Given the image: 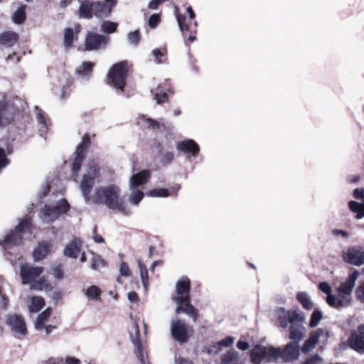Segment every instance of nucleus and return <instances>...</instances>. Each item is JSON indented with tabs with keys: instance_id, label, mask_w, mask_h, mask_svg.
<instances>
[{
	"instance_id": "obj_27",
	"label": "nucleus",
	"mask_w": 364,
	"mask_h": 364,
	"mask_svg": "<svg viewBox=\"0 0 364 364\" xmlns=\"http://www.w3.org/2000/svg\"><path fill=\"white\" fill-rule=\"evenodd\" d=\"M45 304V300L42 296H33L31 299V304L28 306V309L30 312L37 313L44 307Z\"/></svg>"
},
{
	"instance_id": "obj_24",
	"label": "nucleus",
	"mask_w": 364,
	"mask_h": 364,
	"mask_svg": "<svg viewBox=\"0 0 364 364\" xmlns=\"http://www.w3.org/2000/svg\"><path fill=\"white\" fill-rule=\"evenodd\" d=\"M18 41V35L14 31H5L0 34V45L12 47Z\"/></svg>"
},
{
	"instance_id": "obj_10",
	"label": "nucleus",
	"mask_w": 364,
	"mask_h": 364,
	"mask_svg": "<svg viewBox=\"0 0 364 364\" xmlns=\"http://www.w3.org/2000/svg\"><path fill=\"white\" fill-rule=\"evenodd\" d=\"M173 300L177 304L176 314L184 313L192 318L196 322L198 317V310L191 303V297H173Z\"/></svg>"
},
{
	"instance_id": "obj_38",
	"label": "nucleus",
	"mask_w": 364,
	"mask_h": 364,
	"mask_svg": "<svg viewBox=\"0 0 364 364\" xmlns=\"http://www.w3.org/2000/svg\"><path fill=\"white\" fill-rule=\"evenodd\" d=\"M277 312L278 314L281 313L278 315V317H277L279 326H280L283 328H287L288 326V323H289V316L287 317V316L285 315V309L284 307H279L277 309Z\"/></svg>"
},
{
	"instance_id": "obj_36",
	"label": "nucleus",
	"mask_w": 364,
	"mask_h": 364,
	"mask_svg": "<svg viewBox=\"0 0 364 364\" xmlns=\"http://www.w3.org/2000/svg\"><path fill=\"white\" fill-rule=\"evenodd\" d=\"M151 176L149 170H143L138 173L134 174L130 178L129 182H146Z\"/></svg>"
},
{
	"instance_id": "obj_4",
	"label": "nucleus",
	"mask_w": 364,
	"mask_h": 364,
	"mask_svg": "<svg viewBox=\"0 0 364 364\" xmlns=\"http://www.w3.org/2000/svg\"><path fill=\"white\" fill-rule=\"evenodd\" d=\"M128 73L129 63L127 60L114 64L107 74V84L123 92L127 85Z\"/></svg>"
},
{
	"instance_id": "obj_1",
	"label": "nucleus",
	"mask_w": 364,
	"mask_h": 364,
	"mask_svg": "<svg viewBox=\"0 0 364 364\" xmlns=\"http://www.w3.org/2000/svg\"><path fill=\"white\" fill-rule=\"evenodd\" d=\"M90 135L85 133L82 141L76 146L75 151L69 159L70 179L74 182H94L100 176V166L95 159H90L82 172V164L91 145Z\"/></svg>"
},
{
	"instance_id": "obj_62",
	"label": "nucleus",
	"mask_w": 364,
	"mask_h": 364,
	"mask_svg": "<svg viewBox=\"0 0 364 364\" xmlns=\"http://www.w3.org/2000/svg\"><path fill=\"white\" fill-rule=\"evenodd\" d=\"M119 272L122 276L127 277L130 275V269L128 264L122 262L120 264Z\"/></svg>"
},
{
	"instance_id": "obj_15",
	"label": "nucleus",
	"mask_w": 364,
	"mask_h": 364,
	"mask_svg": "<svg viewBox=\"0 0 364 364\" xmlns=\"http://www.w3.org/2000/svg\"><path fill=\"white\" fill-rule=\"evenodd\" d=\"M359 274L358 270L350 272L347 279L337 288L338 293L351 295Z\"/></svg>"
},
{
	"instance_id": "obj_2",
	"label": "nucleus",
	"mask_w": 364,
	"mask_h": 364,
	"mask_svg": "<svg viewBox=\"0 0 364 364\" xmlns=\"http://www.w3.org/2000/svg\"><path fill=\"white\" fill-rule=\"evenodd\" d=\"M119 196V188L112 184L104 188L97 189L93 196V202L96 204H104L109 209L117 210L124 215H129L132 211Z\"/></svg>"
},
{
	"instance_id": "obj_5",
	"label": "nucleus",
	"mask_w": 364,
	"mask_h": 364,
	"mask_svg": "<svg viewBox=\"0 0 364 364\" xmlns=\"http://www.w3.org/2000/svg\"><path fill=\"white\" fill-rule=\"evenodd\" d=\"M186 14L189 16L188 20L185 14L176 13L177 21L183 36L187 43H193L196 40L197 26L198 23L196 21L192 23V21L195 19L196 14L191 6L186 8Z\"/></svg>"
},
{
	"instance_id": "obj_63",
	"label": "nucleus",
	"mask_w": 364,
	"mask_h": 364,
	"mask_svg": "<svg viewBox=\"0 0 364 364\" xmlns=\"http://www.w3.org/2000/svg\"><path fill=\"white\" fill-rule=\"evenodd\" d=\"M134 343L136 345V355L141 362H144L143 348L139 341H134Z\"/></svg>"
},
{
	"instance_id": "obj_6",
	"label": "nucleus",
	"mask_w": 364,
	"mask_h": 364,
	"mask_svg": "<svg viewBox=\"0 0 364 364\" xmlns=\"http://www.w3.org/2000/svg\"><path fill=\"white\" fill-rule=\"evenodd\" d=\"M70 205L65 198H61L55 205H45L39 212V216L46 223H52L61 215L67 214Z\"/></svg>"
},
{
	"instance_id": "obj_23",
	"label": "nucleus",
	"mask_w": 364,
	"mask_h": 364,
	"mask_svg": "<svg viewBox=\"0 0 364 364\" xmlns=\"http://www.w3.org/2000/svg\"><path fill=\"white\" fill-rule=\"evenodd\" d=\"M53 289L52 284L46 277H39L35 282H33L30 287L31 290L50 291Z\"/></svg>"
},
{
	"instance_id": "obj_9",
	"label": "nucleus",
	"mask_w": 364,
	"mask_h": 364,
	"mask_svg": "<svg viewBox=\"0 0 364 364\" xmlns=\"http://www.w3.org/2000/svg\"><path fill=\"white\" fill-rule=\"evenodd\" d=\"M109 41L107 36L88 31L85 38V49L88 51L105 49Z\"/></svg>"
},
{
	"instance_id": "obj_13",
	"label": "nucleus",
	"mask_w": 364,
	"mask_h": 364,
	"mask_svg": "<svg viewBox=\"0 0 364 364\" xmlns=\"http://www.w3.org/2000/svg\"><path fill=\"white\" fill-rule=\"evenodd\" d=\"M6 324L11 327L12 331L21 335H26L27 328L26 322L21 315L9 314L6 316Z\"/></svg>"
},
{
	"instance_id": "obj_20",
	"label": "nucleus",
	"mask_w": 364,
	"mask_h": 364,
	"mask_svg": "<svg viewBox=\"0 0 364 364\" xmlns=\"http://www.w3.org/2000/svg\"><path fill=\"white\" fill-rule=\"evenodd\" d=\"M144 183H130V189L132 190V193L129 196L128 201L134 205H138L141 200L143 199L144 196V192L138 189L141 185Z\"/></svg>"
},
{
	"instance_id": "obj_52",
	"label": "nucleus",
	"mask_w": 364,
	"mask_h": 364,
	"mask_svg": "<svg viewBox=\"0 0 364 364\" xmlns=\"http://www.w3.org/2000/svg\"><path fill=\"white\" fill-rule=\"evenodd\" d=\"M161 22L160 15L158 14H152L149 18V26L151 28H156L158 24Z\"/></svg>"
},
{
	"instance_id": "obj_59",
	"label": "nucleus",
	"mask_w": 364,
	"mask_h": 364,
	"mask_svg": "<svg viewBox=\"0 0 364 364\" xmlns=\"http://www.w3.org/2000/svg\"><path fill=\"white\" fill-rule=\"evenodd\" d=\"M355 295L360 302L364 303V282L356 289Z\"/></svg>"
},
{
	"instance_id": "obj_35",
	"label": "nucleus",
	"mask_w": 364,
	"mask_h": 364,
	"mask_svg": "<svg viewBox=\"0 0 364 364\" xmlns=\"http://www.w3.org/2000/svg\"><path fill=\"white\" fill-rule=\"evenodd\" d=\"M93 257L91 259V268L94 270H98L100 267H104L106 265V262L100 255H96L92 252Z\"/></svg>"
},
{
	"instance_id": "obj_61",
	"label": "nucleus",
	"mask_w": 364,
	"mask_h": 364,
	"mask_svg": "<svg viewBox=\"0 0 364 364\" xmlns=\"http://www.w3.org/2000/svg\"><path fill=\"white\" fill-rule=\"evenodd\" d=\"M353 197L357 200H361V203H364V189L357 188L353 191Z\"/></svg>"
},
{
	"instance_id": "obj_17",
	"label": "nucleus",
	"mask_w": 364,
	"mask_h": 364,
	"mask_svg": "<svg viewBox=\"0 0 364 364\" xmlns=\"http://www.w3.org/2000/svg\"><path fill=\"white\" fill-rule=\"evenodd\" d=\"M82 241L80 239L74 238L66 245L63 250L64 255L70 258H77L82 248Z\"/></svg>"
},
{
	"instance_id": "obj_11",
	"label": "nucleus",
	"mask_w": 364,
	"mask_h": 364,
	"mask_svg": "<svg viewBox=\"0 0 364 364\" xmlns=\"http://www.w3.org/2000/svg\"><path fill=\"white\" fill-rule=\"evenodd\" d=\"M349 347L360 354H364V323L353 331L348 339Z\"/></svg>"
},
{
	"instance_id": "obj_32",
	"label": "nucleus",
	"mask_w": 364,
	"mask_h": 364,
	"mask_svg": "<svg viewBox=\"0 0 364 364\" xmlns=\"http://www.w3.org/2000/svg\"><path fill=\"white\" fill-rule=\"evenodd\" d=\"M110 13V6L105 2H94V14L96 16L100 17L103 14L109 15Z\"/></svg>"
},
{
	"instance_id": "obj_31",
	"label": "nucleus",
	"mask_w": 364,
	"mask_h": 364,
	"mask_svg": "<svg viewBox=\"0 0 364 364\" xmlns=\"http://www.w3.org/2000/svg\"><path fill=\"white\" fill-rule=\"evenodd\" d=\"M26 5L23 4L15 11L13 15V21L16 24L24 23L26 18Z\"/></svg>"
},
{
	"instance_id": "obj_18",
	"label": "nucleus",
	"mask_w": 364,
	"mask_h": 364,
	"mask_svg": "<svg viewBox=\"0 0 364 364\" xmlns=\"http://www.w3.org/2000/svg\"><path fill=\"white\" fill-rule=\"evenodd\" d=\"M14 120V114L4 102L0 101V127H4Z\"/></svg>"
},
{
	"instance_id": "obj_3",
	"label": "nucleus",
	"mask_w": 364,
	"mask_h": 364,
	"mask_svg": "<svg viewBox=\"0 0 364 364\" xmlns=\"http://www.w3.org/2000/svg\"><path fill=\"white\" fill-rule=\"evenodd\" d=\"M33 223L31 218L26 217L20 220L19 223L13 230H11L4 237V240L0 241V245L4 249L12 246L19 245L23 240V233H32Z\"/></svg>"
},
{
	"instance_id": "obj_12",
	"label": "nucleus",
	"mask_w": 364,
	"mask_h": 364,
	"mask_svg": "<svg viewBox=\"0 0 364 364\" xmlns=\"http://www.w3.org/2000/svg\"><path fill=\"white\" fill-rule=\"evenodd\" d=\"M343 260L355 266H361L364 264V250H361L357 247H349L346 252L343 255Z\"/></svg>"
},
{
	"instance_id": "obj_28",
	"label": "nucleus",
	"mask_w": 364,
	"mask_h": 364,
	"mask_svg": "<svg viewBox=\"0 0 364 364\" xmlns=\"http://www.w3.org/2000/svg\"><path fill=\"white\" fill-rule=\"evenodd\" d=\"M348 207L350 211L356 213L355 218L357 219H362L364 218V202L359 203L355 200H350L348 203Z\"/></svg>"
},
{
	"instance_id": "obj_16",
	"label": "nucleus",
	"mask_w": 364,
	"mask_h": 364,
	"mask_svg": "<svg viewBox=\"0 0 364 364\" xmlns=\"http://www.w3.org/2000/svg\"><path fill=\"white\" fill-rule=\"evenodd\" d=\"M282 353V358L285 362L297 360L300 355L299 343H289Z\"/></svg>"
},
{
	"instance_id": "obj_55",
	"label": "nucleus",
	"mask_w": 364,
	"mask_h": 364,
	"mask_svg": "<svg viewBox=\"0 0 364 364\" xmlns=\"http://www.w3.org/2000/svg\"><path fill=\"white\" fill-rule=\"evenodd\" d=\"M129 41L131 43L134 45H137L140 41V33L139 31H135L130 32L128 36Z\"/></svg>"
},
{
	"instance_id": "obj_58",
	"label": "nucleus",
	"mask_w": 364,
	"mask_h": 364,
	"mask_svg": "<svg viewBox=\"0 0 364 364\" xmlns=\"http://www.w3.org/2000/svg\"><path fill=\"white\" fill-rule=\"evenodd\" d=\"M174 159V155L172 152H166L161 157V162L164 165L171 164Z\"/></svg>"
},
{
	"instance_id": "obj_26",
	"label": "nucleus",
	"mask_w": 364,
	"mask_h": 364,
	"mask_svg": "<svg viewBox=\"0 0 364 364\" xmlns=\"http://www.w3.org/2000/svg\"><path fill=\"white\" fill-rule=\"evenodd\" d=\"M264 354V360L268 363L277 360L282 357L283 353L280 348H277L272 346H266Z\"/></svg>"
},
{
	"instance_id": "obj_25",
	"label": "nucleus",
	"mask_w": 364,
	"mask_h": 364,
	"mask_svg": "<svg viewBox=\"0 0 364 364\" xmlns=\"http://www.w3.org/2000/svg\"><path fill=\"white\" fill-rule=\"evenodd\" d=\"M79 15L80 17L87 19L92 18L93 15H95L94 1H82L79 8Z\"/></svg>"
},
{
	"instance_id": "obj_14",
	"label": "nucleus",
	"mask_w": 364,
	"mask_h": 364,
	"mask_svg": "<svg viewBox=\"0 0 364 364\" xmlns=\"http://www.w3.org/2000/svg\"><path fill=\"white\" fill-rule=\"evenodd\" d=\"M176 148L188 157H196L200 152V146L193 139L183 140L177 144Z\"/></svg>"
},
{
	"instance_id": "obj_22",
	"label": "nucleus",
	"mask_w": 364,
	"mask_h": 364,
	"mask_svg": "<svg viewBox=\"0 0 364 364\" xmlns=\"http://www.w3.org/2000/svg\"><path fill=\"white\" fill-rule=\"evenodd\" d=\"M191 282L188 278L179 280L176 283V291L178 294L176 297L190 298Z\"/></svg>"
},
{
	"instance_id": "obj_48",
	"label": "nucleus",
	"mask_w": 364,
	"mask_h": 364,
	"mask_svg": "<svg viewBox=\"0 0 364 364\" xmlns=\"http://www.w3.org/2000/svg\"><path fill=\"white\" fill-rule=\"evenodd\" d=\"M338 297L342 301V309L352 305L353 298L351 295L338 293Z\"/></svg>"
},
{
	"instance_id": "obj_42",
	"label": "nucleus",
	"mask_w": 364,
	"mask_h": 364,
	"mask_svg": "<svg viewBox=\"0 0 364 364\" xmlns=\"http://www.w3.org/2000/svg\"><path fill=\"white\" fill-rule=\"evenodd\" d=\"M303 337V333L298 328H294L293 325H291L289 328V338L292 341L291 342L299 343Z\"/></svg>"
},
{
	"instance_id": "obj_37",
	"label": "nucleus",
	"mask_w": 364,
	"mask_h": 364,
	"mask_svg": "<svg viewBox=\"0 0 364 364\" xmlns=\"http://www.w3.org/2000/svg\"><path fill=\"white\" fill-rule=\"evenodd\" d=\"M323 318V313L321 310L315 309L311 315L309 326L310 328H314L317 326Z\"/></svg>"
},
{
	"instance_id": "obj_46",
	"label": "nucleus",
	"mask_w": 364,
	"mask_h": 364,
	"mask_svg": "<svg viewBox=\"0 0 364 364\" xmlns=\"http://www.w3.org/2000/svg\"><path fill=\"white\" fill-rule=\"evenodd\" d=\"M152 54L154 56V60L156 63L160 64L165 62L166 50V49L156 48L153 50Z\"/></svg>"
},
{
	"instance_id": "obj_29",
	"label": "nucleus",
	"mask_w": 364,
	"mask_h": 364,
	"mask_svg": "<svg viewBox=\"0 0 364 364\" xmlns=\"http://www.w3.org/2000/svg\"><path fill=\"white\" fill-rule=\"evenodd\" d=\"M297 301L301 304L306 310L312 309L314 304L308 294L305 291L298 292L296 294Z\"/></svg>"
},
{
	"instance_id": "obj_33",
	"label": "nucleus",
	"mask_w": 364,
	"mask_h": 364,
	"mask_svg": "<svg viewBox=\"0 0 364 364\" xmlns=\"http://www.w3.org/2000/svg\"><path fill=\"white\" fill-rule=\"evenodd\" d=\"M102 294V290L100 288L96 285H92L87 288L85 295L90 299L95 301H100Z\"/></svg>"
},
{
	"instance_id": "obj_21",
	"label": "nucleus",
	"mask_w": 364,
	"mask_h": 364,
	"mask_svg": "<svg viewBox=\"0 0 364 364\" xmlns=\"http://www.w3.org/2000/svg\"><path fill=\"white\" fill-rule=\"evenodd\" d=\"M266 346L262 344H256L250 351V360L252 364H261L264 360Z\"/></svg>"
},
{
	"instance_id": "obj_49",
	"label": "nucleus",
	"mask_w": 364,
	"mask_h": 364,
	"mask_svg": "<svg viewBox=\"0 0 364 364\" xmlns=\"http://www.w3.org/2000/svg\"><path fill=\"white\" fill-rule=\"evenodd\" d=\"M222 346L228 347V337L223 338L221 341L213 344L210 347L209 353H217L221 349Z\"/></svg>"
},
{
	"instance_id": "obj_41",
	"label": "nucleus",
	"mask_w": 364,
	"mask_h": 364,
	"mask_svg": "<svg viewBox=\"0 0 364 364\" xmlns=\"http://www.w3.org/2000/svg\"><path fill=\"white\" fill-rule=\"evenodd\" d=\"M326 303L333 308H335L338 310L342 309V301L338 299V297L334 294H331L328 296H326Z\"/></svg>"
},
{
	"instance_id": "obj_56",
	"label": "nucleus",
	"mask_w": 364,
	"mask_h": 364,
	"mask_svg": "<svg viewBox=\"0 0 364 364\" xmlns=\"http://www.w3.org/2000/svg\"><path fill=\"white\" fill-rule=\"evenodd\" d=\"M318 289L323 293L326 294V296L332 294V289L331 285L326 282H322L318 284Z\"/></svg>"
},
{
	"instance_id": "obj_44",
	"label": "nucleus",
	"mask_w": 364,
	"mask_h": 364,
	"mask_svg": "<svg viewBox=\"0 0 364 364\" xmlns=\"http://www.w3.org/2000/svg\"><path fill=\"white\" fill-rule=\"evenodd\" d=\"M287 315L289 316V323L293 326L296 321L302 322L304 321L305 318L303 313H299L296 311H289L287 312Z\"/></svg>"
},
{
	"instance_id": "obj_64",
	"label": "nucleus",
	"mask_w": 364,
	"mask_h": 364,
	"mask_svg": "<svg viewBox=\"0 0 364 364\" xmlns=\"http://www.w3.org/2000/svg\"><path fill=\"white\" fill-rule=\"evenodd\" d=\"M9 163L6 158L5 151L3 148H0V167H4Z\"/></svg>"
},
{
	"instance_id": "obj_50",
	"label": "nucleus",
	"mask_w": 364,
	"mask_h": 364,
	"mask_svg": "<svg viewBox=\"0 0 364 364\" xmlns=\"http://www.w3.org/2000/svg\"><path fill=\"white\" fill-rule=\"evenodd\" d=\"M154 99L156 100L158 104H162L168 101V96L166 92L162 90H159V87L157 89V92L154 95Z\"/></svg>"
},
{
	"instance_id": "obj_43",
	"label": "nucleus",
	"mask_w": 364,
	"mask_h": 364,
	"mask_svg": "<svg viewBox=\"0 0 364 364\" xmlns=\"http://www.w3.org/2000/svg\"><path fill=\"white\" fill-rule=\"evenodd\" d=\"M74 41V32L71 28H66L64 30V45L66 48H70L73 46Z\"/></svg>"
},
{
	"instance_id": "obj_34",
	"label": "nucleus",
	"mask_w": 364,
	"mask_h": 364,
	"mask_svg": "<svg viewBox=\"0 0 364 364\" xmlns=\"http://www.w3.org/2000/svg\"><path fill=\"white\" fill-rule=\"evenodd\" d=\"M50 315H51V309L50 308H48L46 310H44L43 312H41L37 318L36 327L38 329L43 328L44 327V324H45L46 321L48 319V318L50 316Z\"/></svg>"
},
{
	"instance_id": "obj_7",
	"label": "nucleus",
	"mask_w": 364,
	"mask_h": 364,
	"mask_svg": "<svg viewBox=\"0 0 364 364\" xmlns=\"http://www.w3.org/2000/svg\"><path fill=\"white\" fill-rule=\"evenodd\" d=\"M193 333V328L183 320L176 319L171 323V336L180 344L188 343Z\"/></svg>"
},
{
	"instance_id": "obj_53",
	"label": "nucleus",
	"mask_w": 364,
	"mask_h": 364,
	"mask_svg": "<svg viewBox=\"0 0 364 364\" xmlns=\"http://www.w3.org/2000/svg\"><path fill=\"white\" fill-rule=\"evenodd\" d=\"M322 358L318 354H314L307 358L302 364H321Z\"/></svg>"
},
{
	"instance_id": "obj_51",
	"label": "nucleus",
	"mask_w": 364,
	"mask_h": 364,
	"mask_svg": "<svg viewBox=\"0 0 364 364\" xmlns=\"http://www.w3.org/2000/svg\"><path fill=\"white\" fill-rule=\"evenodd\" d=\"M52 274L53 275V277L55 279H57L58 280L63 279L64 271L63 269V265L61 264H59L58 265L53 267L52 268Z\"/></svg>"
},
{
	"instance_id": "obj_30",
	"label": "nucleus",
	"mask_w": 364,
	"mask_h": 364,
	"mask_svg": "<svg viewBox=\"0 0 364 364\" xmlns=\"http://www.w3.org/2000/svg\"><path fill=\"white\" fill-rule=\"evenodd\" d=\"M330 336L331 333L329 331L319 328H317L315 331L311 333L309 337V340L316 346L321 337L325 336L326 339H328Z\"/></svg>"
},
{
	"instance_id": "obj_45",
	"label": "nucleus",
	"mask_w": 364,
	"mask_h": 364,
	"mask_svg": "<svg viewBox=\"0 0 364 364\" xmlns=\"http://www.w3.org/2000/svg\"><path fill=\"white\" fill-rule=\"evenodd\" d=\"M118 24L114 22L105 21L101 25V30L106 33H112L116 31Z\"/></svg>"
},
{
	"instance_id": "obj_19",
	"label": "nucleus",
	"mask_w": 364,
	"mask_h": 364,
	"mask_svg": "<svg viewBox=\"0 0 364 364\" xmlns=\"http://www.w3.org/2000/svg\"><path fill=\"white\" fill-rule=\"evenodd\" d=\"M52 245L50 242L42 241L38 243V247L33 251V259L35 261H40L44 259L50 252Z\"/></svg>"
},
{
	"instance_id": "obj_47",
	"label": "nucleus",
	"mask_w": 364,
	"mask_h": 364,
	"mask_svg": "<svg viewBox=\"0 0 364 364\" xmlns=\"http://www.w3.org/2000/svg\"><path fill=\"white\" fill-rule=\"evenodd\" d=\"M139 119H142L144 122L147 128L159 129L161 126V124L158 121L151 118H147L143 114L139 117ZM162 126L164 127V124H162Z\"/></svg>"
},
{
	"instance_id": "obj_54",
	"label": "nucleus",
	"mask_w": 364,
	"mask_h": 364,
	"mask_svg": "<svg viewBox=\"0 0 364 364\" xmlns=\"http://www.w3.org/2000/svg\"><path fill=\"white\" fill-rule=\"evenodd\" d=\"M93 183H80L81 191L85 196V198L88 200L90 194L92 189Z\"/></svg>"
},
{
	"instance_id": "obj_8",
	"label": "nucleus",
	"mask_w": 364,
	"mask_h": 364,
	"mask_svg": "<svg viewBox=\"0 0 364 364\" xmlns=\"http://www.w3.org/2000/svg\"><path fill=\"white\" fill-rule=\"evenodd\" d=\"M43 272L44 267L41 266H33L27 263L21 264L20 267L21 284L23 285L29 284L31 287L33 282H35Z\"/></svg>"
},
{
	"instance_id": "obj_39",
	"label": "nucleus",
	"mask_w": 364,
	"mask_h": 364,
	"mask_svg": "<svg viewBox=\"0 0 364 364\" xmlns=\"http://www.w3.org/2000/svg\"><path fill=\"white\" fill-rule=\"evenodd\" d=\"M172 195L171 192L164 188H154L149 191L148 196L151 197H168Z\"/></svg>"
},
{
	"instance_id": "obj_57",
	"label": "nucleus",
	"mask_w": 364,
	"mask_h": 364,
	"mask_svg": "<svg viewBox=\"0 0 364 364\" xmlns=\"http://www.w3.org/2000/svg\"><path fill=\"white\" fill-rule=\"evenodd\" d=\"M141 269V278L142 284L144 287H146L149 283V274L147 269L142 264H139Z\"/></svg>"
},
{
	"instance_id": "obj_40",
	"label": "nucleus",
	"mask_w": 364,
	"mask_h": 364,
	"mask_svg": "<svg viewBox=\"0 0 364 364\" xmlns=\"http://www.w3.org/2000/svg\"><path fill=\"white\" fill-rule=\"evenodd\" d=\"M94 67V63L89 61H85L77 68V73L82 75H87L91 74Z\"/></svg>"
},
{
	"instance_id": "obj_60",
	"label": "nucleus",
	"mask_w": 364,
	"mask_h": 364,
	"mask_svg": "<svg viewBox=\"0 0 364 364\" xmlns=\"http://www.w3.org/2000/svg\"><path fill=\"white\" fill-rule=\"evenodd\" d=\"M315 347H316V345L314 344L313 343H311L309 340V338H307L304 341V344H303V346L301 347V350L304 353H308V352L311 351L312 349H314Z\"/></svg>"
}]
</instances>
